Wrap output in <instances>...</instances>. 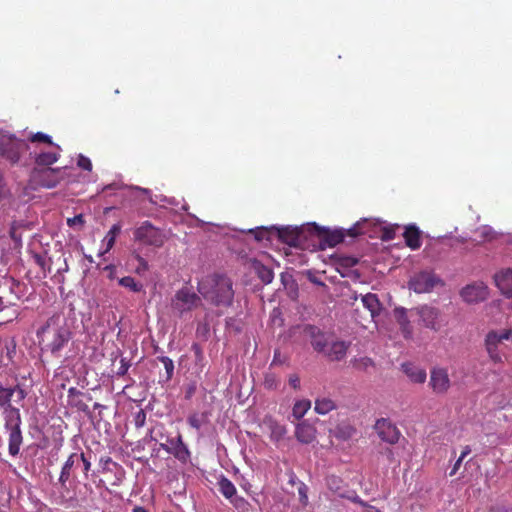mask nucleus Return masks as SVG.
Instances as JSON below:
<instances>
[{"mask_svg":"<svg viewBox=\"0 0 512 512\" xmlns=\"http://www.w3.org/2000/svg\"><path fill=\"white\" fill-rule=\"evenodd\" d=\"M395 235H396L395 228H393V227H383L382 228V234H381L380 238L383 241H390V240H393L395 238Z\"/></svg>","mask_w":512,"mask_h":512,"instance_id":"nucleus-45","label":"nucleus"},{"mask_svg":"<svg viewBox=\"0 0 512 512\" xmlns=\"http://www.w3.org/2000/svg\"><path fill=\"white\" fill-rule=\"evenodd\" d=\"M406 245L412 249H419L422 245L421 232L415 225H409L405 228L403 233Z\"/></svg>","mask_w":512,"mask_h":512,"instance_id":"nucleus-22","label":"nucleus"},{"mask_svg":"<svg viewBox=\"0 0 512 512\" xmlns=\"http://www.w3.org/2000/svg\"><path fill=\"white\" fill-rule=\"evenodd\" d=\"M460 294L468 303L480 302L487 298L488 287L483 282H476L465 286Z\"/></svg>","mask_w":512,"mask_h":512,"instance_id":"nucleus-17","label":"nucleus"},{"mask_svg":"<svg viewBox=\"0 0 512 512\" xmlns=\"http://www.w3.org/2000/svg\"><path fill=\"white\" fill-rule=\"evenodd\" d=\"M263 385L266 389L275 390L279 385L278 377L273 373H266L263 381Z\"/></svg>","mask_w":512,"mask_h":512,"instance_id":"nucleus-40","label":"nucleus"},{"mask_svg":"<svg viewBox=\"0 0 512 512\" xmlns=\"http://www.w3.org/2000/svg\"><path fill=\"white\" fill-rule=\"evenodd\" d=\"M29 141L32 142V143H36V142L46 143V144H49L51 146H54L57 149V151L61 150L60 146L55 144L52 141V138L49 135H47V134H45L43 132H37V133L32 134L29 137Z\"/></svg>","mask_w":512,"mask_h":512,"instance_id":"nucleus-31","label":"nucleus"},{"mask_svg":"<svg viewBox=\"0 0 512 512\" xmlns=\"http://www.w3.org/2000/svg\"><path fill=\"white\" fill-rule=\"evenodd\" d=\"M339 497L348 499L354 503H357L365 508L367 505L366 502H364L355 491L353 490H344L343 492H339Z\"/></svg>","mask_w":512,"mask_h":512,"instance_id":"nucleus-37","label":"nucleus"},{"mask_svg":"<svg viewBox=\"0 0 512 512\" xmlns=\"http://www.w3.org/2000/svg\"><path fill=\"white\" fill-rule=\"evenodd\" d=\"M121 227L118 224H114L110 230L107 232L106 236L104 237L103 241L106 244V249L100 253V255H103L107 253L115 244L116 237L120 233Z\"/></svg>","mask_w":512,"mask_h":512,"instance_id":"nucleus-28","label":"nucleus"},{"mask_svg":"<svg viewBox=\"0 0 512 512\" xmlns=\"http://www.w3.org/2000/svg\"><path fill=\"white\" fill-rule=\"evenodd\" d=\"M79 455H82V460H81V466L80 467H82V471H83L85 477H87L88 476V472L91 469V462H90V460L88 458H86L84 453H80Z\"/></svg>","mask_w":512,"mask_h":512,"instance_id":"nucleus-50","label":"nucleus"},{"mask_svg":"<svg viewBox=\"0 0 512 512\" xmlns=\"http://www.w3.org/2000/svg\"><path fill=\"white\" fill-rule=\"evenodd\" d=\"M355 434V429L350 425H343L337 428V436L346 440Z\"/></svg>","mask_w":512,"mask_h":512,"instance_id":"nucleus-42","label":"nucleus"},{"mask_svg":"<svg viewBox=\"0 0 512 512\" xmlns=\"http://www.w3.org/2000/svg\"><path fill=\"white\" fill-rule=\"evenodd\" d=\"M256 270H257V274H258L259 278L262 280L263 283L269 284L272 282V280L274 278V273L270 268H268L262 264H258L256 266Z\"/></svg>","mask_w":512,"mask_h":512,"instance_id":"nucleus-32","label":"nucleus"},{"mask_svg":"<svg viewBox=\"0 0 512 512\" xmlns=\"http://www.w3.org/2000/svg\"><path fill=\"white\" fill-rule=\"evenodd\" d=\"M462 461H463L462 459L458 458V460L455 462V464L453 466V469L450 472V476H453L457 472V470L459 469Z\"/></svg>","mask_w":512,"mask_h":512,"instance_id":"nucleus-58","label":"nucleus"},{"mask_svg":"<svg viewBox=\"0 0 512 512\" xmlns=\"http://www.w3.org/2000/svg\"><path fill=\"white\" fill-rule=\"evenodd\" d=\"M269 427L271 431V439L273 441H280L287 433L286 427L277 422H271Z\"/></svg>","mask_w":512,"mask_h":512,"instance_id":"nucleus-30","label":"nucleus"},{"mask_svg":"<svg viewBox=\"0 0 512 512\" xmlns=\"http://www.w3.org/2000/svg\"><path fill=\"white\" fill-rule=\"evenodd\" d=\"M288 383L293 389H300V377L298 374H290L288 377Z\"/></svg>","mask_w":512,"mask_h":512,"instance_id":"nucleus-54","label":"nucleus"},{"mask_svg":"<svg viewBox=\"0 0 512 512\" xmlns=\"http://www.w3.org/2000/svg\"><path fill=\"white\" fill-rule=\"evenodd\" d=\"M249 233L253 234L257 241L269 240L270 230L264 227L250 229Z\"/></svg>","mask_w":512,"mask_h":512,"instance_id":"nucleus-41","label":"nucleus"},{"mask_svg":"<svg viewBox=\"0 0 512 512\" xmlns=\"http://www.w3.org/2000/svg\"><path fill=\"white\" fill-rule=\"evenodd\" d=\"M133 512H148V511L145 508L138 506L133 509Z\"/></svg>","mask_w":512,"mask_h":512,"instance_id":"nucleus-63","label":"nucleus"},{"mask_svg":"<svg viewBox=\"0 0 512 512\" xmlns=\"http://www.w3.org/2000/svg\"><path fill=\"white\" fill-rule=\"evenodd\" d=\"M335 408H336L335 403L331 399H329V398H326V397L318 398L315 401L314 410L318 414L325 415V414L329 413L330 411H332Z\"/></svg>","mask_w":512,"mask_h":512,"instance_id":"nucleus-27","label":"nucleus"},{"mask_svg":"<svg viewBox=\"0 0 512 512\" xmlns=\"http://www.w3.org/2000/svg\"><path fill=\"white\" fill-rule=\"evenodd\" d=\"M192 349L194 350L195 352V355L197 358H201L202 357V351H201V348L197 345V344H194L192 346Z\"/></svg>","mask_w":512,"mask_h":512,"instance_id":"nucleus-60","label":"nucleus"},{"mask_svg":"<svg viewBox=\"0 0 512 512\" xmlns=\"http://www.w3.org/2000/svg\"><path fill=\"white\" fill-rule=\"evenodd\" d=\"M310 407L311 402L309 400H299L293 406L292 415L295 419L299 420L306 414Z\"/></svg>","mask_w":512,"mask_h":512,"instance_id":"nucleus-29","label":"nucleus"},{"mask_svg":"<svg viewBox=\"0 0 512 512\" xmlns=\"http://www.w3.org/2000/svg\"><path fill=\"white\" fill-rule=\"evenodd\" d=\"M0 285L7 287L11 294L17 295V290L20 287V282L13 277H4L0 281Z\"/></svg>","mask_w":512,"mask_h":512,"instance_id":"nucleus-38","label":"nucleus"},{"mask_svg":"<svg viewBox=\"0 0 512 512\" xmlns=\"http://www.w3.org/2000/svg\"><path fill=\"white\" fill-rule=\"evenodd\" d=\"M201 304V298L187 287L178 290L172 299V308L181 317L186 312L198 309Z\"/></svg>","mask_w":512,"mask_h":512,"instance_id":"nucleus-5","label":"nucleus"},{"mask_svg":"<svg viewBox=\"0 0 512 512\" xmlns=\"http://www.w3.org/2000/svg\"><path fill=\"white\" fill-rule=\"evenodd\" d=\"M488 512H512V509H508L504 506L491 507Z\"/></svg>","mask_w":512,"mask_h":512,"instance_id":"nucleus-56","label":"nucleus"},{"mask_svg":"<svg viewBox=\"0 0 512 512\" xmlns=\"http://www.w3.org/2000/svg\"><path fill=\"white\" fill-rule=\"evenodd\" d=\"M359 260L353 256H343L339 259L340 266L344 268H352L358 264Z\"/></svg>","mask_w":512,"mask_h":512,"instance_id":"nucleus-43","label":"nucleus"},{"mask_svg":"<svg viewBox=\"0 0 512 512\" xmlns=\"http://www.w3.org/2000/svg\"><path fill=\"white\" fill-rule=\"evenodd\" d=\"M188 423L190 424L191 427L199 430L202 426V420L201 418L194 414V415H191L189 418H188Z\"/></svg>","mask_w":512,"mask_h":512,"instance_id":"nucleus-53","label":"nucleus"},{"mask_svg":"<svg viewBox=\"0 0 512 512\" xmlns=\"http://www.w3.org/2000/svg\"><path fill=\"white\" fill-rule=\"evenodd\" d=\"M363 306L369 311L370 317L373 319L379 315L381 311V303L376 294L367 293L361 298Z\"/></svg>","mask_w":512,"mask_h":512,"instance_id":"nucleus-24","label":"nucleus"},{"mask_svg":"<svg viewBox=\"0 0 512 512\" xmlns=\"http://www.w3.org/2000/svg\"><path fill=\"white\" fill-rule=\"evenodd\" d=\"M438 283H440V279L434 273L421 271L410 279L409 288L416 293H427Z\"/></svg>","mask_w":512,"mask_h":512,"instance_id":"nucleus-11","label":"nucleus"},{"mask_svg":"<svg viewBox=\"0 0 512 512\" xmlns=\"http://www.w3.org/2000/svg\"><path fill=\"white\" fill-rule=\"evenodd\" d=\"M229 501L235 507V509H237L239 512H248L249 511L250 504L242 496L235 495Z\"/></svg>","mask_w":512,"mask_h":512,"instance_id":"nucleus-36","label":"nucleus"},{"mask_svg":"<svg viewBox=\"0 0 512 512\" xmlns=\"http://www.w3.org/2000/svg\"><path fill=\"white\" fill-rule=\"evenodd\" d=\"M67 224L72 227V226H75V225H80L82 226L84 224V218H83V215L82 214H79V215H76L74 216L73 218H69L67 220Z\"/></svg>","mask_w":512,"mask_h":512,"instance_id":"nucleus-55","label":"nucleus"},{"mask_svg":"<svg viewBox=\"0 0 512 512\" xmlns=\"http://www.w3.org/2000/svg\"><path fill=\"white\" fill-rule=\"evenodd\" d=\"M29 144L14 135L0 137V157L11 165L22 164V159L28 154Z\"/></svg>","mask_w":512,"mask_h":512,"instance_id":"nucleus-4","label":"nucleus"},{"mask_svg":"<svg viewBox=\"0 0 512 512\" xmlns=\"http://www.w3.org/2000/svg\"><path fill=\"white\" fill-rule=\"evenodd\" d=\"M160 448L174 455L179 461L185 463L190 457V452L179 434L176 438H167L166 443H161Z\"/></svg>","mask_w":512,"mask_h":512,"instance_id":"nucleus-13","label":"nucleus"},{"mask_svg":"<svg viewBox=\"0 0 512 512\" xmlns=\"http://www.w3.org/2000/svg\"><path fill=\"white\" fill-rule=\"evenodd\" d=\"M59 152H41L35 157V163L38 166H50L58 161Z\"/></svg>","mask_w":512,"mask_h":512,"instance_id":"nucleus-26","label":"nucleus"},{"mask_svg":"<svg viewBox=\"0 0 512 512\" xmlns=\"http://www.w3.org/2000/svg\"><path fill=\"white\" fill-rule=\"evenodd\" d=\"M157 360L160 361L165 369V381L171 380L174 373V363L173 360L167 356H159Z\"/></svg>","mask_w":512,"mask_h":512,"instance_id":"nucleus-33","label":"nucleus"},{"mask_svg":"<svg viewBox=\"0 0 512 512\" xmlns=\"http://www.w3.org/2000/svg\"><path fill=\"white\" fill-rule=\"evenodd\" d=\"M13 397H16V402H20L24 400L26 393L19 386L4 387L0 383V409L3 410L4 419H6L8 416L10 417V415H12V411L20 414L19 409L11 405V400Z\"/></svg>","mask_w":512,"mask_h":512,"instance_id":"nucleus-9","label":"nucleus"},{"mask_svg":"<svg viewBox=\"0 0 512 512\" xmlns=\"http://www.w3.org/2000/svg\"><path fill=\"white\" fill-rule=\"evenodd\" d=\"M218 487L221 494L228 500H230L236 495L237 490L235 485L224 476H221V478L219 479Z\"/></svg>","mask_w":512,"mask_h":512,"instance_id":"nucleus-25","label":"nucleus"},{"mask_svg":"<svg viewBox=\"0 0 512 512\" xmlns=\"http://www.w3.org/2000/svg\"><path fill=\"white\" fill-rule=\"evenodd\" d=\"M134 240L149 246L161 247L164 244L165 236L162 231L156 228L150 221H144L134 232Z\"/></svg>","mask_w":512,"mask_h":512,"instance_id":"nucleus-6","label":"nucleus"},{"mask_svg":"<svg viewBox=\"0 0 512 512\" xmlns=\"http://www.w3.org/2000/svg\"><path fill=\"white\" fill-rule=\"evenodd\" d=\"M350 345L351 342L339 340L332 334L320 353L331 361H340L345 358Z\"/></svg>","mask_w":512,"mask_h":512,"instance_id":"nucleus-12","label":"nucleus"},{"mask_svg":"<svg viewBox=\"0 0 512 512\" xmlns=\"http://www.w3.org/2000/svg\"><path fill=\"white\" fill-rule=\"evenodd\" d=\"M119 284L122 287L128 288L133 292H139L142 289V285L135 281L133 277L125 276L119 280Z\"/></svg>","mask_w":512,"mask_h":512,"instance_id":"nucleus-35","label":"nucleus"},{"mask_svg":"<svg viewBox=\"0 0 512 512\" xmlns=\"http://www.w3.org/2000/svg\"><path fill=\"white\" fill-rule=\"evenodd\" d=\"M199 294L216 309L221 316L232 306L234 300L233 283L223 274H211L203 277L197 286Z\"/></svg>","mask_w":512,"mask_h":512,"instance_id":"nucleus-1","label":"nucleus"},{"mask_svg":"<svg viewBox=\"0 0 512 512\" xmlns=\"http://www.w3.org/2000/svg\"><path fill=\"white\" fill-rule=\"evenodd\" d=\"M342 481L336 476H330L327 479L328 488L339 496V492H343L345 489L341 486Z\"/></svg>","mask_w":512,"mask_h":512,"instance_id":"nucleus-39","label":"nucleus"},{"mask_svg":"<svg viewBox=\"0 0 512 512\" xmlns=\"http://www.w3.org/2000/svg\"><path fill=\"white\" fill-rule=\"evenodd\" d=\"M380 453L386 457L387 461L390 464H392V463L399 464V461L395 458L393 449H391L389 447H385L380 451Z\"/></svg>","mask_w":512,"mask_h":512,"instance_id":"nucleus-46","label":"nucleus"},{"mask_svg":"<svg viewBox=\"0 0 512 512\" xmlns=\"http://www.w3.org/2000/svg\"><path fill=\"white\" fill-rule=\"evenodd\" d=\"M364 512H381L379 509H377L374 506L366 505Z\"/></svg>","mask_w":512,"mask_h":512,"instance_id":"nucleus-62","label":"nucleus"},{"mask_svg":"<svg viewBox=\"0 0 512 512\" xmlns=\"http://www.w3.org/2000/svg\"><path fill=\"white\" fill-rule=\"evenodd\" d=\"M210 331L208 322H201L197 327V335L203 339H206Z\"/></svg>","mask_w":512,"mask_h":512,"instance_id":"nucleus-47","label":"nucleus"},{"mask_svg":"<svg viewBox=\"0 0 512 512\" xmlns=\"http://www.w3.org/2000/svg\"><path fill=\"white\" fill-rule=\"evenodd\" d=\"M37 336L52 353H56L70 339V330L66 325H59V322H47L38 330Z\"/></svg>","mask_w":512,"mask_h":512,"instance_id":"nucleus-3","label":"nucleus"},{"mask_svg":"<svg viewBox=\"0 0 512 512\" xmlns=\"http://www.w3.org/2000/svg\"><path fill=\"white\" fill-rule=\"evenodd\" d=\"M370 225H374V222L370 219H362L358 222H356L353 227L342 230V229H336V230H329L325 228H320L315 223L310 224V230L312 231V237H317L320 244L319 246L324 249L325 246L328 247H334L337 244L343 242L345 236H350L352 238H355L359 235L367 234L368 233V227Z\"/></svg>","mask_w":512,"mask_h":512,"instance_id":"nucleus-2","label":"nucleus"},{"mask_svg":"<svg viewBox=\"0 0 512 512\" xmlns=\"http://www.w3.org/2000/svg\"><path fill=\"white\" fill-rule=\"evenodd\" d=\"M146 422V414L143 410H140L136 413L134 417V423L137 428H141L145 425Z\"/></svg>","mask_w":512,"mask_h":512,"instance_id":"nucleus-49","label":"nucleus"},{"mask_svg":"<svg viewBox=\"0 0 512 512\" xmlns=\"http://www.w3.org/2000/svg\"><path fill=\"white\" fill-rule=\"evenodd\" d=\"M495 283L506 296L512 295V269L500 271L495 275Z\"/></svg>","mask_w":512,"mask_h":512,"instance_id":"nucleus-21","label":"nucleus"},{"mask_svg":"<svg viewBox=\"0 0 512 512\" xmlns=\"http://www.w3.org/2000/svg\"><path fill=\"white\" fill-rule=\"evenodd\" d=\"M134 189H135V190H137V191H139V192H141V193H142V194H144V195H148V196H150V194H151V191H150L149 189H146V188H141V187H138V186H137V187H135Z\"/></svg>","mask_w":512,"mask_h":512,"instance_id":"nucleus-61","label":"nucleus"},{"mask_svg":"<svg viewBox=\"0 0 512 512\" xmlns=\"http://www.w3.org/2000/svg\"><path fill=\"white\" fill-rule=\"evenodd\" d=\"M82 455L72 453L65 461L59 476V483L62 488H66V484L70 480L75 479V470L81 466Z\"/></svg>","mask_w":512,"mask_h":512,"instance_id":"nucleus-16","label":"nucleus"},{"mask_svg":"<svg viewBox=\"0 0 512 512\" xmlns=\"http://www.w3.org/2000/svg\"><path fill=\"white\" fill-rule=\"evenodd\" d=\"M62 180L60 168L35 169L32 173V181L41 188H55Z\"/></svg>","mask_w":512,"mask_h":512,"instance_id":"nucleus-10","label":"nucleus"},{"mask_svg":"<svg viewBox=\"0 0 512 512\" xmlns=\"http://www.w3.org/2000/svg\"><path fill=\"white\" fill-rule=\"evenodd\" d=\"M374 428L382 441L389 444H395L398 442L400 432L389 420L385 418L378 419Z\"/></svg>","mask_w":512,"mask_h":512,"instance_id":"nucleus-15","label":"nucleus"},{"mask_svg":"<svg viewBox=\"0 0 512 512\" xmlns=\"http://www.w3.org/2000/svg\"><path fill=\"white\" fill-rule=\"evenodd\" d=\"M383 325L386 324L387 322H381ZM390 324H399V327L404 335L405 338H409L410 337V329H409V322H389Z\"/></svg>","mask_w":512,"mask_h":512,"instance_id":"nucleus-52","label":"nucleus"},{"mask_svg":"<svg viewBox=\"0 0 512 512\" xmlns=\"http://www.w3.org/2000/svg\"><path fill=\"white\" fill-rule=\"evenodd\" d=\"M315 433V428L306 421H303L296 426L295 437L303 444H310L315 439Z\"/></svg>","mask_w":512,"mask_h":512,"instance_id":"nucleus-20","label":"nucleus"},{"mask_svg":"<svg viewBox=\"0 0 512 512\" xmlns=\"http://www.w3.org/2000/svg\"><path fill=\"white\" fill-rule=\"evenodd\" d=\"M129 367H130V362L127 359L122 358L120 360V367L118 368L117 375L124 376L127 373Z\"/></svg>","mask_w":512,"mask_h":512,"instance_id":"nucleus-51","label":"nucleus"},{"mask_svg":"<svg viewBox=\"0 0 512 512\" xmlns=\"http://www.w3.org/2000/svg\"><path fill=\"white\" fill-rule=\"evenodd\" d=\"M352 366L361 371L367 372L370 367H374V362L371 358L362 357L351 361Z\"/></svg>","mask_w":512,"mask_h":512,"instance_id":"nucleus-34","label":"nucleus"},{"mask_svg":"<svg viewBox=\"0 0 512 512\" xmlns=\"http://www.w3.org/2000/svg\"><path fill=\"white\" fill-rule=\"evenodd\" d=\"M34 261L43 270L44 273L46 272V269L50 271V265L47 264L46 259L42 255L35 254Z\"/></svg>","mask_w":512,"mask_h":512,"instance_id":"nucleus-48","label":"nucleus"},{"mask_svg":"<svg viewBox=\"0 0 512 512\" xmlns=\"http://www.w3.org/2000/svg\"><path fill=\"white\" fill-rule=\"evenodd\" d=\"M280 364L282 363V359H281V354H280V351L276 350L275 353H274V358H273V361H272V365L273 364Z\"/></svg>","mask_w":512,"mask_h":512,"instance_id":"nucleus-57","label":"nucleus"},{"mask_svg":"<svg viewBox=\"0 0 512 512\" xmlns=\"http://www.w3.org/2000/svg\"><path fill=\"white\" fill-rule=\"evenodd\" d=\"M305 334L310 338V343L315 351L320 353L324 349L325 343L328 341L332 332L325 331L323 328L308 324L304 329Z\"/></svg>","mask_w":512,"mask_h":512,"instance_id":"nucleus-14","label":"nucleus"},{"mask_svg":"<svg viewBox=\"0 0 512 512\" xmlns=\"http://www.w3.org/2000/svg\"><path fill=\"white\" fill-rule=\"evenodd\" d=\"M77 165H78V167H80L83 170H87V171H91L92 170L91 160L88 157H86V156H84L82 154H80L78 156Z\"/></svg>","mask_w":512,"mask_h":512,"instance_id":"nucleus-44","label":"nucleus"},{"mask_svg":"<svg viewBox=\"0 0 512 512\" xmlns=\"http://www.w3.org/2000/svg\"><path fill=\"white\" fill-rule=\"evenodd\" d=\"M429 385L436 394L446 393L450 387V379L447 370L444 368L432 369Z\"/></svg>","mask_w":512,"mask_h":512,"instance_id":"nucleus-18","label":"nucleus"},{"mask_svg":"<svg viewBox=\"0 0 512 512\" xmlns=\"http://www.w3.org/2000/svg\"><path fill=\"white\" fill-rule=\"evenodd\" d=\"M5 421V428L9 431V454L16 456L19 453L20 446L23 441L22 432L20 429L22 420L21 415L12 411V415L8 416Z\"/></svg>","mask_w":512,"mask_h":512,"instance_id":"nucleus-8","label":"nucleus"},{"mask_svg":"<svg viewBox=\"0 0 512 512\" xmlns=\"http://www.w3.org/2000/svg\"><path fill=\"white\" fill-rule=\"evenodd\" d=\"M306 227H283L277 229L279 239L289 246L304 248L308 237L312 236V231Z\"/></svg>","mask_w":512,"mask_h":512,"instance_id":"nucleus-7","label":"nucleus"},{"mask_svg":"<svg viewBox=\"0 0 512 512\" xmlns=\"http://www.w3.org/2000/svg\"><path fill=\"white\" fill-rule=\"evenodd\" d=\"M470 453H471V448H470V446H465V447L463 448V451H462V453H461V455H460V457H459V458H460V459H462V460H464V458H465L466 456H468Z\"/></svg>","mask_w":512,"mask_h":512,"instance_id":"nucleus-59","label":"nucleus"},{"mask_svg":"<svg viewBox=\"0 0 512 512\" xmlns=\"http://www.w3.org/2000/svg\"><path fill=\"white\" fill-rule=\"evenodd\" d=\"M402 371L409 377L414 383H424L426 381V371L413 363L406 362L401 365Z\"/></svg>","mask_w":512,"mask_h":512,"instance_id":"nucleus-23","label":"nucleus"},{"mask_svg":"<svg viewBox=\"0 0 512 512\" xmlns=\"http://www.w3.org/2000/svg\"><path fill=\"white\" fill-rule=\"evenodd\" d=\"M512 330H503V331H491L486 336V348L490 355V357L499 361L500 357L496 353V346L498 343H501L503 340H508L511 336Z\"/></svg>","mask_w":512,"mask_h":512,"instance_id":"nucleus-19","label":"nucleus"},{"mask_svg":"<svg viewBox=\"0 0 512 512\" xmlns=\"http://www.w3.org/2000/svg\"><path fill=\"white\" fill-rule=\"evenodd\" d=\"M425 311L429 312V314L433 313V309L432 308L425 307V308L422 309V312L424 313Z\"/></svg>","mask_w":512,"mask_h":512,"instance_id":"nucleus-64","label":"nucleus"}]
</instances>
